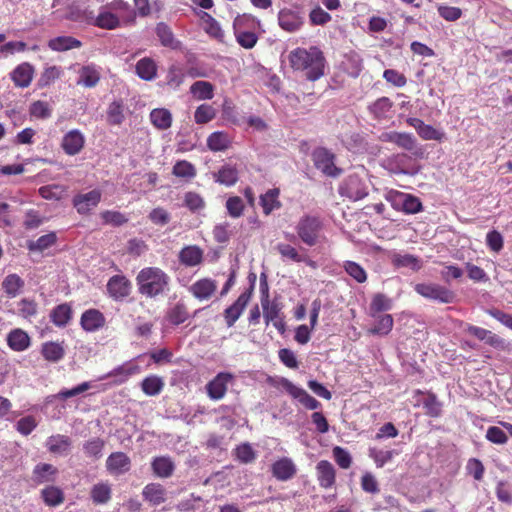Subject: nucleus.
<instances>
[{
    "mask_svg": "<svg viewBox=\"0 0 512 512\" xmlns=\"http://www.w3.org/2000/svg\"><path fill=\"white\" fill-rule=\"evenodd\" d=\"M289 63L294 71H299L309 81H316L324 75L326 59L317 46L296 48L289 54Z\"/></svg>",
    "mask_w": 512,
    "mask_h": 512,
    "instance_id": "f257e3e1",
    "label": "nucleus"
},
{
    "mask_svg": "<svg viewBox=\"0 0 512 512\" xmlns=\"http://www.w3.org/2000/svg\"><path fill=\"white\" fill-rule=\"evenodd\" d=\"M138 292L156 298L169 291L170 276L159 267H145L136 276Z\"/></svg>",
    "mask_w": 512,
    "mask_h": 512,
    "instance_id": "f03ea898",
    "label": "nucleus"
},
{
    "mask_svg": "<svg viewBox=\"0 0 512 512\" xmlns=\"http://www.w3.org/2000/svg\"><path fill=\"white\" fill-rule=\"evenodd\" d=\"M295 229L299 239L307 246H316L324 239L322 234L323 223L317 216H302Z\"/></svg>",
    "mask_w": 512,
    "mask_h": 512,
    "instance_id": "7ed1b4c3",
    "label": "nucleus"
},
{
    "mask_svg": "<svg viewBox=\"0 0 512 512\" xmlns=\"http://www.w3.org/2000/svg\"><path fill=\"white\" fill-rule=\"evenodd\" d=\"M267 382L275 388L284 389L293 399L297 400L306 409L316 410L321 407V403L309 395L306 390L293 384L284 377H267Z\"/></svg>",
    "mask_w": 512,
    "mask_h": 512,
    "instance_id": "20e7f679",
    "label": "nucleus"
},
{
    "mask_svg": "<svg viewBox=\"0 0 512 512\" xmlns=\"http://www.w3.org/2000/svg\"><path fill=\"white\" fill-rule=\"evenodd\" d=\"M385 199L391 207L406 215L417 214L423 211V204L419 197L398 190L387 192Z\"/></svg>",
    "mask_w": 512,
    "mask_h": 512,
    "instance_id": "39448f33",
    "label": "nucleus"
},
{
    "mask_svg": "<svg viewBox=\"0 0 512 512\" xmlns=\"http://www.w3.org/2000/svg\"><path fill=\"white\" fill-rule=\"evenodd\" d=\"M414 291L425 299L441 304H451L456 299V294L451 289L438 283H417L414 285Z\"/></svg>",
    "mask_w": 512,
    "mask_h": 512,
    "instance_id": "423d86ee",
    "label": "nucleus"
},
{
    "mask_svg": "<svg viewBox=\"0 0 512 512\" xmlns=\"http://www.w3.org/2000/svg\"><path fill=\"white\" fill-rule=\"evenodd\" d=\"M379 141L392 143L397 147L411 152L416 157H421L423 151L412 133L398 131H384L378 136Z\"/></svg>",
    "mask_w": 512,
    "mask_h": 512,
    "instance_id": "0eeeda50",
    "label": "nucleus"
},
{
    "mask_svg": "<svg viewBox=\"0 0 512 512\" xmlns=\"http://www.w3.org/2000/svg\"><path fill=\"white\" fill-rule=\"evenodd\" d=\"M311 158L315 168L327 177L336 178L343 172L335 165V154L325 147L315 148Z\"/></svg>",
    "mask_w": 512,
    "mask_h": 512,
    "instance_id": "6e6552de",
    "label": "nucleus"
},
{
    "mask_svg": "<svg viewBox=\"0 0 512 512\" xmlns=\"http://www.w3.org/2000/svg\"><path fill=\"white\" fill-rule=\"evenodd\" d=\"M338 192L342 197L358 201L368 195V187L358 174L353 173L342 180L338 187Z\"/></svg>",
    "mask_w": 512,
    "mask_h": 512,
    "instance_id": "1a4fd4ad",
    "label": "nucleus"
},
{
    "mask_svg": "<svg viewBox=\"0 0 512 512\" xmlns=\"http://www.w3.org/2000/svg\"><path fill=\"white\" fill-rule=\"evenodd\" d=\"M278 22L283 30L290 33L296 32L305 23V12L300 6L284 8L278 13Z\"/></svg>",
    "mask_w": 512,
    "mask_h": 512,
    "instance_id": "9d476101",
    "label": "nucleus"
},
{
    "mask_svg": "<svg viewBox=\"0 0 512 512\" xmlns=\"http://www.w3.org/2000/svg\"><path fill=\"white\" fill-rule=\"evenodd\" d=\"M261 305L263 309V316L266 322H272L273 326L278 330V332L283 335L286 331V324L284 321V316L281 313L283 305L279 301V298L275 297L271 302L268 300L267 302L261 303Z\"/></svg>",
    "mask_w": 512,
    "mask_h": 512,
    "instance_id": "9b49d317",
    "label": "nucleus"
},
{
    "mask_svg": "<svg viewBox=\"0 0 512 512\" xmlns=\"http://www.w3.org/2000/svg\"><path fill=\"white\" fill-rule=\"evenodd\" d=\"M102 199V192L93 189L87 193L76 194L72 199L73 207L80 215H89L98 206Z\"/></svg>",
    "mask_w": 512,
    "mask_h": 512,
    "instance_id": "f8f14e48",
    "label": "nucleus"
},
{
    "mask_svg": "<svg viewBox=\"0 0 512 512\" xmlns=\"http://www.w3.org/2000/svg\"><path fill=\"white\" fill-rule=\"evenodd\" d=\"M85 136L78 129L68 131L61 140V148L68 156H75L79 154L85 146Z\"/></svg>",
    "mask_w": 512,
    "mask_h": 512,
    "instance_id": "ddd939ff",
    "label": "nucleus"
},
{
    "mask_svg": "<svg viewBox=\"0 0 512 512\" xmlns=\"http://www.w3.org/2000/svg\"><path fill=\"white\" fill-rule=\"evenodd\" d=\"M386 169L395 175H413L412 158L406 153H397L386 160Z\"/></svg>",
    "mask_w": 512,
    "mask_h": 512,
    "instance_id": "4468645a",
    "label": "nucleus"
},
{
    "mask_svg": "<svg viewBox=\"0 0 512 512\" xmlns=\"http://www.w3.org/2000/svg\"><path fill=\"white\" fill-rule=\"evenodd\" d=\"M131 282L124 275H114L107 282L109 296L115 301H122L131 293Z\"/></svg>",
    "mask_w": 512,
    "mask_h": 512,
    "instance_id": "2eb2a0df",
    "label": "nucleus"
},
{
    "mask_svg": "<svg viewBox=\"0 0 512 512\" xmlns=\"http://www.w3.org/2000/svg\"><path fill=\"white\" fill-rule=\"evenodd\" d=\"M106 469L113 476H120L130 471L131 459L124 452H113L106 459Z\"/></svg>",
    "mask_w": 512,
    "mask_h": 512,
    "instance_id": "dca6fc26",
    "label": "nucleus"
},
{
    "mask_svg": "<svg viewBox=\"0 0 512 512\" xmlns=\"http://www.w3.org/2000/svg\"><path fill=\"white\" fill-rule=\"evenodd\" d=\"M105 325L106 318L104 314L96 308L85 310L80 317L81 328L89 333L99 331Z\"/></svg>",
    "mask_w": 512,
    "mask_h": 512,
    "instance_id": "f3484780",
    "label": "nucleus"
},
{
    "mask_svg": "<svg viewBox=\"0 0 512 512\" xmlns=\"http://www.w3.org/2000/svg\"><path fill=\"white\" fill-rule=\"evenodd\" d=\"M252 292L253 283L250 285V288L247 291L243 292L238 297V299L235 301L233 305L229 306L225 310L224 317L228 327L233 326L237 319L240 317L241 313L243 312L249 300L251 299Z\"/></svg>",
    "mask_w": 512,
    "mask_h": 512,
    "instance_id": "a211bd4d",
    "label": "nucleus"
},
{
    "mask_svg": "<svg viewBox=\"0 0 512 512\" xmlns=\"http://www.w3.org/2000/svg\"><path fill=\"white\" fill-rule=\"evenodd\" d=\"M271 472L277 480L288 481L296 475L297 467L291 458L282 457L272 464Z\"/></svg>",
    "mask_w": 512,
    "mask_h": 512,
    "instance_id": "6ab92c4d",
    "label": "nucleus"
},
{
    "mask_svg": "<svg viewBox=\"0 0 512 512\" xmlns=\"http://www.w3.org/2000/svg\"><path fill=\"white\" fill-rule=\"evenodd\" d=\"M217 290V283L210 278H202L194 282L189 292L198 300H209Z\"/></svg>",
    "mask_w": 512,
    "mask_h": 512,
    "instance_id": "aec40b11",
    "label": "nucleus"
},
{
    "mask_svg": "<svg viewBox=\"0 0 512 512\" xmlns=\"http://www.w3.org/2000/svg\"><path fill=\"white\" fill-rule=\"evenodd\" d=\"M10 76L16 87L27 88L33 80L34 67L28 62L21 63L14 68Z\"/></svg>",
    "mask_w": 512,
    "mask_h": 512,
    "instance_id": "412c9836",
    "label": "nucleus"
},
{
    "mask_svg": "<svg viewBox=\"0 0 512 512\" xmlns=\"http://www.w3.org/2000/svg\"><path fill=\"white\" fill-rule=\"evenodd\" d=\"M317 480L322 488L328 489L335 484L336 471L327 460H321L316 465Z\"/></svg>",
    "mask_w": 512,
    "mask_h": 512,
    "instance_id": "4be33fe9",
    "label": "nucleus"
},
{
    "mask_svg": "<svg viewBox=\"0 0 512 512\" xmlns=\"http://www.w3.org/2000/svg\"><path fill=\"white\" fill-rule=\"evenodd\" d=\"M42 357L51 363H57L61 361L65 356L64 341H47L41 345Z\"/></svg>",
    "mask_w": 512,
    "mask_h": 512,
    "instance_id": "5701e85b",
    "label": "nucleus"
},
{
    "mask_svg": "<svg viewBox=\"0 0 512 512\" xmlns=\"http://www.w3.org/2000/svg\"><path fill=\"white\" fill-rule=\"evenodd\" d=\"M465 331L477 338L480 341H484L486 344L498 348L503 345V339L490 330L484 329L475 325H467Z\"/></svg>",
    "mask_w": 512,
    "mask_h": 512,
    "instance_id": "b1692460",
    "label": "nucleus"
},
{
    "mask_svg": "<svg viewBox=\"0 0 512 512\" xmlns=\"http://www.w3.org/2000/svg\"><path fill=\"white\" fill-rule=\"evenodd\" d=\"M58 474V469L52 464L39 463L32 471V480L36 485L54 482Z\"/></svg>",
    "mask_w": 512,
    "mask_h": 512,
    "instance_id": "393cba45",
    "label": "nucleus"
},
{
    "mask_svg": "<svg viewBox=\"0 0 512 512\" xmlns=\"http://www.w3.org/2000/svg\"><path fill=\"white\" fill-rule=\"evenodd\" d=\"M73 310L69 303L55 306L50 312V321L59 328L66 327L72 320Z\"/></svg>",
    "mask_w": 512,
    "mask_h": 512,
    "instance_id": "a878e982",
    "label": "nucleus"
},
{
    "mask_svg": "<svg viewBox=\"0 0 512 512\" xmlns=\"http://www.w3.org/2000/svg\"><path fill=\"white\" fill-rule=\"evenodd\" d=\"M143 498L152 506H158L166 501V489L160 483H149L142 491Z\"/></svg>",
    "mask_w": 512,
    "mask_h": 512,
    "instance_id": "bb28decb",
    "label": "nucleus"
},
{
    "mask_svg": "<svg viewBox=\"0 0 512 512\" xmlns=\"http://www.w3.org/2000/svg\"><path fill=\"white\" fill-rule=\"evenodd\" d=\"M230 378V374L220 373L212 381H210L207 384V392L209 397L214 400L223 398L227 391V383Z\"/></svg>",
    "mask_w": 512,
    "mask_h": 512,
    "instance_id": "cd10ccee",
    "label": "nucleus"
},
{
    "mask_svg": "<svg viewBox=\"0 0 512 512\" xmlns=\"http://www.w3.org/2000/svg\"><path fill=\"white\" fill-rule=\"evenodd\" d=\"M7 344L13 351L22 352L29 348L31 340L24 330L17 328L8 333Z\"/></svg>",
    "mask_w": 512,
    "mask_h": 512,
    "instance_id": "c85d7f7f",
    "label": "nucleus"
},
{
    "mask_svg": "<svg viewBox=\"0 0 512 512\" xmlns=\"http://www.w3.org/2000/svg\"><path fill=\"white\" fill-rule=\"evenodd\" d=\"M153 473L159 478H169L173 475L175 464L169 456H158L151 462Z\"/></svg>",
    "mask_w": 512,
    "mask_h": 512,
    "instance_id": "c756f323",
    "label": "nucleus"
},
{
    "mask_svg": "<svg viewBox=\"0 0 512 512\" xmlns=\"http://www.w3.org/2000/svg\"><path fill=\"white\" fill-rule=\"evenodd\" d=\"M179 261L187 267L197 266L203 261V251L196 245L185 246L179 252Z\"/></svg>",
    "mask_w": 512,
    "mask_h": 512,
    "instance_id": "7c9ffc66",
    "label": "nucleus"
},
{
    "mask_svg": "<svg viewBox=\"0 0 512 512\" xmlns=\"http://www.w3.org/2000/svg\"><path fill=\"white\" fill-rule=\"evenodd\" d=\"M91 25L104 30H114L121 26V21L116 14L103 10L96 17L93 15Z\"/></svg>",
    "mask_w": 512,
    "mask_h": 512,
    "instance_id": "2f4dec72",
    "label": "nucleus"
},
{
    "mask_svg": "<svg viewBox=\"0 0 512 512\" xmlns=\"http://www.w3.org/2000/svg\"><path fill=\"white\" fill-rule=\"evenodd\" d=\"M280 190L278 188L269 189L266 193L261 194L259 204L263 209L265 215L271 214L274 210L281 208L279 201Z\"/></svg>",
    "mask_w": 512,
    "mask_h": 512,
    "instance_id": "473e14b6",
    "label": "nucleus"
},
{
    "mask_svg": "<svg viewBox=\"0 0 512 512\" xmlns=\"http://www.w3.org/2000/svg\"><path fill=\"white\" fill-rule=\"evenodd\" d=\"M71 445L70 437L62 434L52 435L46 442L47 449L52 454H67Z\"/></svg>",
    "mask_w": 512,
    "mask_h": 512,
    "instance_id": "72a5a7b5",
    "label": "nucleus"
},
{
    "mask_svg": "<svg viewBox=\"0 0 512 512\" xmlns=\"http://www.w3.org/2000/svg\"><path fill=\"white\" fill-rule=\"evenodd\" d=\"M213 178L219 184L233 186L239 178L238 170L231 164H225L217 172L213 173Z\"/></svg>",
    "mask_w": 512,
    "mask_h": 512,
    "instance_id": "f704fd0d",
    "label": "nucleus"
},
{
    "mask_svg": "<svg viewBox=\"0 0 512 512\" xmlns=\"http://www.w3.org/2000/svg\"><path fill=\"white\" fill-rule=\"evenodd\" d=\"M152 125L158 130H167L172 126L171 112L166 108H155L149 115Z\"/></svg>",
    "mask_w": 512,
    "mask_h": 512,
    "instance_id": "c9c22d12",
    "label": "nucleus"
},
{
    "mask_svg": "<svg viewBox=\"0 0 512 512\" xmlns=\"http://www.w3.org/2000/svg\"><path fill=\"white\" fill-rule=\"evenodd\" d=\"M393 107V102L388 97H380L368 106V111L376 120L388 118V114Z\"/></svg>",
    "mask_w": 512,
    "mask_h": 512,
    "instance_id": "e433bc0d",
    "label": "nucleus"
},
{
    "mask_svg": "<svg viewBox=\"0 0 512 512\" xmlns=\"http://www.w3.org/2000/svg\"><path fill=\"white\" fill-rule=\"evenodd\" d=\"M392 307L393 301L391 298L383 293H376L373 295L369 305V315L376 318L381 312L389 311Z\"/></svg>",
    "mask_w": 512,
    "mask_h": 512,
    "instance_id": "4c0bfd02",
    "label": "nucleus"
},
{
    "mask_svg": "<svg viewBox=\"0 0 512 512\" xmlns=\"http://www.w3.org/2000/svg\"><path fill=\"white\" fill-rule=\"evenodd\" d=\"M82 42L72 36H58L48 41V47L57 52L80 48Z\"/></svg>",
    "mask_w": 512,
    "mask_h": 512,
    "instance_id": "58836bf2",
    "label": "nucleus"
},
{
    "mask_svg": "<svg viewBox=\"0 0 512 512\" xmlns=\"http://www.w3.org/2000/svg\"><path fill=\"white\" fill-rule=\"evenodd\" d=\"M136 74L145 81L153 80L157 75V65L150 57H144L136 63Z\"/></svg>",
    "mask_w": 512,
    "mask_h": 512,
    "instance_id": "ea45409f",
    "label": "nucleus"
},
{
    "mask_svg": "<svg viewBox=\"0 0 512 512\" xmlns=\"http://www.w3.org/2000/svg\"><path fill=\"white\" fill-rule=\"evenodd\" d=\"M392 264L397 268H410L411 270L417 272L422 266V260L412 254H394L392 257Z\"/></svg>",
    "mask_w": 512,
    "mask_h": 512,
    "instance_id": "a19ab883",
    "label": "nucleus"
},
{
    "mask_svg": "<svg viewBox=\"0 0 512 512\" xmlns=\"http://www.w3.org/2000/svg\"><path fill=\"white\" fill-rule=\"evenodd\" d=\"M140 386L145 395L157 396L163 391L165 382L162 377L152 374L145 377Z\"/></svg>",
    "mask_w": 512,
    "mask_h": 512,
    "instance_id": "79ce46f5",
    "label": "nucleus"
},
{
    "mask_svg": "<svg viewBox=\"0 0 512 512\" xmlns=\"http://www.w3.org/2000/svg\"><path fill=\"white\" fill-rule=\"evenodd\" d=\"M93 14V11L88 8H82L79 5L72 4L67 8L66 18L73 22H80L91 25Z\"/></svg>",
    "mask_w": 512,
    "mask_h": 512,
    "instance_id": "37998d69",
    "label": "nucleus"
},
{
    "mask_svg": "<svg viewBox=\"0 0 512 512\" xmlns=\"http://www.w3.org/2000/svg\"><path fill=\"white\" fill-rule=\"evenodd\" d=\"M231 137L228 133L216 131L207 138V146L211 151L218 152L228 149L231 145Z\"/></svg>",
    "mask_w": 512,
    "mask_h": 512,
    "instance_id": "c03bdc74",
    "label": "nucleus"
},
{
    "mask_svg": "<svg viewBox=\"0 0 512 512\" xmlns=\"http://www.w3.org/2000/svg\"><path fill=\"white\" fill-rule=\"evenodd\" d=\"M112 495L111 485L107 482H99L91 488L90 496L94 504H106Z\"/></svg>",
    "mask_w": 512,
    "mask_h": 512,
    "instance_id": "a18cd8bd",
    "label": "nucleus"
},
{
    "mask_svg": "<svg viewBox=\"0 0 512 512\" xmlns=\"http://www.w3.org/2000/svg\"><path fill=\"white\" fill-rule=\"evenodd\" d=\"M100 81V72L94 65L83 66L79 71L78 84L84 87H95Z\"/></svg>",
    "mask_w": 512,
    "mask_h": 512,
    "instance_id": "49530a36",
    "label": "nucleus"
},
{
    "mask_svg": "<svg viewBox=\"0 0 512 512\" xmlns=\"http://www.w3.org/2000/svg\"><path fill=\"white\" fill-rule=\"evenodd\" d=\"M43 502L49 507L62 504L65 500L64 492L56 486H47L41 490Z\"/></svg>",
    "mask_w": 512,
    "mask_h": 512,
    "instance_id": "de8ad7c7",
    "label": "nucleus"
},
{
    "mask_svg": "<svg viewBox=\"0 0 512 512\" xmlns=\"http://www.w3.org/2000/svg\"><path fill=\"white\" fill-rule=\"evenodd\" d=\"M156 34L163 46L171 49H178L180 47V42L174 38L172 30L165 23L157 24Z\"/></svg>",
    "mask_w": 512,
    "mask_h": 512,
    "instance_id": "09e8293b",
    "label": "nucleus"
},
{
    "mask_svg": "<svg viewBox=\"0 0 512 512\" xmlns=\"http://www.w3.org/2000/svg\"><path fill=\"white\" fill-rule=\"evenodd\" d=\"M190 93L197 100H210L214 96V86L208 81H196L190 86Z\"/></svg>",
    "mask_w": 512,
    "mask_h": 512,
    "instance_id": "8fccbe9b",
    "label": "nucleus"
},
{
    "mask_svg": "<svg viewBox=\"0 0 512 512\" xmlns=\"http://www.w3.org/2000/svg\"><path fill=\"white\" fill-rule=\"evenodd\" d=\"M24 285V280L17 274L7 275L2 282L3 290L12 298L16 297L20 293Z\"/></svg>",
    "mask_w": 512,
    "mask_h": 512,
    "instance_id": "3c124183",
    "label": "nucleus"
},
{
    "mask_svg": "<svg viewBox=\"0 0 512 512\" xmlns=\"http://www.w3.org/2000/svg\"><path fill=\"white\" fill-rule=\"evenodd\" d=\"M375 325L369 330L373 335L386 336L388 335L394 324L392 315L382 314L377 315Z\"/></svg>",
    "mask_w": 512,
    "mask_h": 512,
    "instance_id": "603ef678",
    "label": "nucleus"
},
{
    "mask_svg": "<svg viewBox=\"0 0 512 512\" xmlns=\"http://www.w3.org/2000/svg\"><path fill=\"white\" fill-rule=\"evenodd\" d=\"M107 123L109 125H121L125 119L124 104L122 100L113 101L107 108Z\"/></svg>",
    "mask_w": 512,
    "mask_h": 512,
    "instance_id": "864d4df0",
    "label": "nucleus"
},
{
    "mask_svg": "<svg viewBox=\"0 0 512 512\" xmlns=\"http://www.w3.org/2000/svg\"><path fill=\"white\" fill-rule=\"evenodd\" d=\"M189 317V312L186 305L182 302L176 303L167 312V320L172 325H180L184 323Z\"/></svg>",
    "mask_w": 512,
    "mask_h": 512,
    "instance_id": "5fc2aeb1",
    "label": "nucleus"
},
{
    "mask_svg": "<svg viewBox=\"0 0 512 512\" xmlns=\"http://www.w3.org/2000/svg\"><path fill=\"white\" fill-rule=\"evenodd\" d=\"M400 451L396 449L379 450L376 448H369V457L373 459L378 468H382L386 463L390 462L394 456L399 455Z\"/></svg>",
    "mask_w": 512,
    "mask_h": 512,
    "instance_id": "6e6d98bb",
    "label": "nucleus"
},
{
    "mask_svg": "<svg viewBox=\"0 0 512 512\" xmlns=\"http://www.w3.org/2000/svg\"><path fill=\"white\" fill-rule=\"evenodd\" d=\"M105 441L99 437L92 438L83 444V450L87 457L98 460L102 457Z\"/></svg>",
    "mask_w": 512,
    "mask_h": 512,
    "instance_id": "4d7b16f0",
    "label": "nucleus"
},
{
    "mask_svg": "<svg viewBox=\"0 0 512 512\" xmlns=\"http://www.w3.org/2000/svg\"><path fill=\"white\" fill-rule=\"evenodd\" d=\"M56 241V233L50 232L48 234L40 236L36 241H30L27 247L30 251L43 252L44 250L53 246L56 243Z\"/></svg>",
    "mask_w": 512,
    "mask_h": 512,
    "instance_id": "13d9d810",
    "label": "nucleus"
},
{
    "mask_svg": "<svg viewBox=\"0 0 512 512\" xmlns=\"http://www.w3.org/2000/svg\"><path fill=\"white\" fill-rule=\"evenodd\" d=\"M172 174L179 178L193 179L196 176V168L186 160H179L174 164Z\"/></svg>",
    "mask_w": 512,
    "mask_h": 512,
    "instance_id": "bf43d9fd",
    "label": "nucleus"
},
{
    "mask_svg": "<svg viewBox=\"0 0 512 512\" xmlns=\"http://www.w3.org/2000/svg\"><path fill=\"white\" fill-rule=\"evenodd\" d=\"M256 20L251 14L238 15L233 22L234 33L254 31Z\"/></svg>",
    "mask_w": 512,
    "mask_h": 512,
    "instance_id": "052dcab7",
    "label": "nucleus"
},
{
    "mask_svg": "<svg viewBox=\"0 0 512 512\" xmlns=\"http://www.w3.org/2000/svg\"><path fill=\"white\" fill-rule=\"evenodd\" d=\"M343 268L357 283H364L367 280L365 269L357 262L347 260L343 263Z\"/></svg>",
    "mask_w": 512,
    "mask_h": 512,
    "instance_id": "680f3d73",
    "label": "nucleus"
},
{
    "mask_svg": "<svg viewBox=\"0 0 512 512\" xmlns=\"http://www.w3.org/2000/svg\"><path fill=\"white\" fill-rule=\"evenodd\" d=\"M205 205V200L199 193L193 191L185 193L184 206L187 207L192 213L203 210Z\"/></svg>",
    "mask_w": 512,
    "mask_h": 512,
    "instance_id": "e2e57ef3",
    "label": "nucleus"
},
{
    "mask_svg": "<svg viewBox=\"0 0 512 512\" xmlns=\"http://www.w3.org/2000/svg\"><path fill=\"white\" fill-rule=\"evenodd\" d=\"M346 146L354 153H363L368 150V142L364 135L360 133H352L346 141Z\"/></svg>",
    "mask_w": 512,
    "mask_h": 512,
    "instance_id": "0e129e2a",
    "label": "nucleus"
},
{
    "mask_svg": "<svg viewBox=\"0 0 512 512\" xmlns=\"http://www.w3.org/2000/svg\"><path fill=\"white\" fill-rule=\"evenodd\" d=\"M216 116V110L209 104L198 106L194 113V120L197 124H206Z\"/></svg>",
    "mask_w": 512,
    "mask_h": 512,
    "instance_id": "69168bd1",
    "label": "nucleus"
},
{
    "mask_svg": "<svg viewBox=\"0 0 512 512\" xmlns=\"http://www.w3.org/2000/svg\"><path fill=\"white\" fill-rule=\"evenodd\" d=\"M227 213L232 218H239L243 215L245 204L241 197L231 196L226 200Z\"/></svg>",
    "mask_w": 512,
    "mask_h": 512,
    "instance_id": "338daca9",
    "label": "nucleus"
},
{
    "mask_svg": "<svg viewBox=\"0 0 512 512\" xmlns=\"http://www.w3.org/2000/svg\"><path fill=\"white\" fill-rule=\"evenodd\" d=\"M62 75V69L58 66H49L42 72L38 84L40 87L49 86Z\"/></svg>",
    "mask_w": 512,
    "mask_h": 512,
    "instance_id": "774afa93",
    "label": "nucleus"
}]
</instances>
